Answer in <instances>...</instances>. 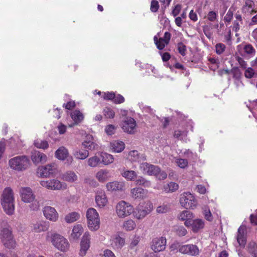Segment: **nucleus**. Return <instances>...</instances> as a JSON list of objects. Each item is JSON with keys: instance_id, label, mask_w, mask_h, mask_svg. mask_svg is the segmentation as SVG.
Segmentation results:
<instances>
[{"instance_id": "nucleus-16", "label": "nucleus", "mask_w": 257, "mask_h": 257, "mask_svg": "<svg viewBox=\"0 0 257 257\" xmlns=\"http://www.w3.org/2000/svg\"><path fill=\"white\" fill-rule=\"evenodd\" d=\"M20 195L22 201L30 203L34 201L36 196L32 189L29 187H23L20 190Z\"/></svg>"}, {"instance_id": "nucleus-6", "label": "nucleus", "mask_w": 257, "mask_h": 257, "mask_svg": "<svg viewBox=\"0 0 257 257\" xmlns=\"http://www.w3.org/2000/svg\"><path fill=\"white\" fill-rule=\"evenodd\" d=\"M40 184L43 187L52 191L65 190L68 188L66 183L56 178L41 180L40 182Z\"/></svg>"}, {"instance_id": "nucleus-3", "label": "nucleus", "mask_w": 257, "mask_h": 257, "mask_svg": "<svg viewBox=\"0 0 257 257\" xmlns=\"http://www.w3.org/2000/svg\"><path fill=\"white\" fill-rule=\"evenodd\" d=\"M8 164L12 170L21 172L26 170L30 167L31 163L28 156L22 155L10 159Z\"/></svg>"}, {"instance_id": "nucleus-8", "label": "nucleus", "mask_w": 257, "mask_h": 257, "mask_svg": "<svg viewBox=\"0 0 257 257\" xmlns=\"http://www.w3.org/2000/svg\"><path fill=\"white\" fill-rule=\"evenodd\" d=\"M153 209V204L151 202H144L140 204L134 212V216L138 220H142L149 214Z\"/></svg>"}, {"instance_id": "nucleus-55", "label": "nucleus", "mask_w": 257, "mask_h": 257, "mask_svg": "<svg viewBox=\"0 0 257 257\" xmlns=\"http://www.w3.org/2000/svg\"><path fill=\"white\" fill-rule=\"evenodd\" d=\"M176 232L178 236H184L187 233V230L184 227L179 226L176 228Z\"/></svg>"}, {"instance_id": "nucleus-7", "label": "nucleus", "mask_w": 257, "mask_h": 257, "mask_svg": "<svg viewBox=\"0 0 257 257\" xmlns=\"http://www.w3.org/2000/svg\"><path fill=\"white\" fill-rule=\"evenodd\" d=\"M134 212V207L124 201L118 202L115 206V213L119 218H124Z\"/></svg>"}, {"instance_id": "nucleus-12", "label": "nucleus", "mask_w": 257, "mask_h": 257, "mask_svg": "<svg viewBox=\"0 0 257 257\" xmlns=\"http://www.w3.org/2000/svg\"><path fill=\"white\" fill-rule=\"evenodd\" d=\"M178 251L182 254L193 256L198 255L200 252L199 247L193 244L179 245Z\"/></svg>"}, {"instance_id": "nucleus-64", "label": "nucleus", "mask_w": 257, "mask_h": 257, "mask_svg": "<svg viewBox=\"0 0 257 257\" xmlns=\"http://www.w3.org/2000/svg\"><path fill=\"white\" fill-rule=\"evenodd\" d=\"M233 18V12L231 10H229L224 18V21L225 22H230Z\"/></svg>"}, {"instance_id": "nucleus-37", "label": "nucleus", "mask_w": 257, "mask_h": 257, "mask_svg": "<svg viewBox=\"0 0 257 257\" xmlns=\"http://www.w3.org/2000/svg\"><path fill=\"white\" fill-rule=\"evenodd\" d=\"M47 229V224L44 221H39L33 224L32 230L35 232L40 233L45 231Z\"/></svg>"}, {"instance_id": "nucleus-51", "label": "nucleus", "mask_w": 257, "mask_h": 257, "mask_svg": "<svg viewBox=\"0 0 257 257\" xmlns=\"http://www.w3.org/2000/svg\"><path fill=\"white\" fill-rule=\"evenodd\" d=\"M116 126L113 124H108L105 126L104 132L108 136H111L114 134Z\"/></svg>"}, {"instance_id": "nucleus-1", "label": "nucleus", "mask_w": 257, "mask_h": 257, "mask_svg": "<svg viewBox=\"0 0 257 257\" xmlns=\"http://www.w3.org/2000/svg\"><path fill=\"white\" fill-rule=\"evenodd\" d=\"M46 239L47 241L52 243L53 246L58 250L66 252L70 248V243L67 238L63 235L54 232L47 233Z\"/></svg>"}, {"instance_id": "nucleus-61", "label": "nucleus", "mask_w": 257, "mask_h": 257, "mask_svg": "<svg viewBox=\"0 0 257 257\" xmlns=\"http://www.w3.org/2000/svg\"><path fill=\"white\" fill-rule=\"evenodd\" d=\"M231 72L232 73L233 78H234L235 79L240 78L241 72L238 68L234 67L232 68Z\"/></svg>"}, {"instance_id": "nucleus-11", "label": "nucleus", "mask_w": 257, "mask_h": 257, "mask_svg": "<svg viewBox=\"0 0 257 257\" xmlns=\"http://www.w3.org/2000/svg\"><path fill=\"white\" fill-rule=\"evenodd\" d=\"M121 127L124 132L129 134H134L137 132V122L134 118L127 117L122 120Z\"/></svg>"}, {"instance_id": "nucleus-22", "label": "nucleus", "mask_w": 257, "mask_h": 257, "mask_svg": "<svg viewBox=\"0 0 257 257\" xmlns=\"http://www.w3.org/2000/svg\"><path fill=\"white\" fill-rule=\"evenodd\" d=\"M111 177V173L107 169H99L95 174V179L101 183H104Z\"/></svg>"}, {"instance_id": "nucleus-56", "label": "nucleus", "mask_w": 257, "mask_h": 257, "mask_svg": "<svg viewBox=\"0 0 257 257\" xmlns=\"http://www.w3.org/2000/svg\"><path fill=\"white\" fill-rule=\"evenodd\" d=\"M159 8L158 2L156 0H152L151 3L150 10L153 13L158 11Z\"/></svg>"}, {"instance_id": "nucleus-17", "label": "nucleus", "mask_w": 257, "mask_h": 257, "mask_svg": "<svg viewBox=\"0 0 257 257\" xmlns=\"http://www.w3.org/2000/svg\"><path fill=\"white\" fill-rule=\"evenodd\" d=\"M43 213L45 217L52 222H56L59 218V214L55 208L47 206L43 208Z\"/></svg>"}, {"instance_id": "nucleus-47", "label": "nucleus", "mask_w": 257, "mask_h": 257, "mask_svg": "<svg viewBox=\"0 0 257 257\" xmlns=\"http://www.w3.org/2000/svg\"><path fill=\"white\" fill-rule=\"evenodd\" d=\"M135 181L136 185L143 186L145 187H149L151 185L150 181L146 180L142 176L139 177Z\"/></svg>"}, {"instance_id": "nucleus-50", "label": "nucleus", "mask_w": 257, "mask_h": 257, "mask_svg": "<svg viewBox=\"0 0 257 257\" xmlns=\"http://www.w3.org/2000/svg\"><path fill=\"white\" fill-rule=\"evenodd\" d=\"M103 112L104 116L107 118H113L115 115L114 110L110 107L104 108Z\"/></svg>"}, {"instance_id": "nucleus-58", "label": "nucleus", "mask_w": 257, "mask_h": 257, "mask_svg": "<svg viewBox=\"0 0 257 257\" xmlns=\"http://www.w3.org/2000/svg\"><path fill=\"white\" fill-rule=\"evenodd\" d=\"M216 52L218 54H222L225 49V46L222 43L217 44L215 46Z\"/></svg>"}, {"instance_id": "nucleus-9", "label": "nucleus", "mask_w": 257, "mask_h": 257, "mask_svg": "<svg viewBox=\"0 0 257 257\" xmlns=\"http://www.w3.org/2000/svg\"><path fill=\"white\" fill-rule=\"evenodd\" d=\"M1 239L3 244L8 248H13L16 246L12 230L9 228H3L1 232Z\"/></svg>"}, {"instance_id": "nucleus-62", "label": "nucleus", "mask_w": 257, "mask_h": 257, "mask_svg": "<svg viewBox=\"0 0 257 257\" xmlns=\"http://www.w3.org/2000/svg\"><path fill=\"white\" fill-rule=\"evenodd\" d=\"M217 14L214 11H210L207 15V19L209 21L214 22L217 18Z\"/></svg>"}, {"instance_id": "nucleus-43", "label": "nucleus", "mask_w": 257, "mask_h": 257, "mask_svg": "<svg viewBox=\"0 0 257 257\" xmlns=\"http://www.w3.org/2000/svg\"><path fill=\"white\" fill-rule=\"evenodd\" d=\"M254 3L252 0H246L242 10L245 13H252L254 11Z\"/></svg>"}, {"instance_id": "nucleus-31", "label": "nucleus", "mask_w": 257, "mask_h": 257, "mask_svg": "<svg viewBox=\"0 0 257 257\" xmlns=\"http://www.w3.org/2000/svg\"><path fill=\"white\" fill-rule=\"evenodd\" d=\"M72 155L76 159L84 160L89 156V153L87 150L76 148L73 149Z\"/></svg>"}, {"instance_id": "nucleus-52", "label": "nucleus", "mask_w": 257, "mask_h": 257, "mask_svg": "<svg viewBox=\"0 0 257 257\" xmlns=\"http://www.w3.org/2000/svg\"><path fill=\"white\" fill-rule=\"evenodd\" d=\"M244 76L247 78H253L255 75V73L254 70L251 67H246V68H244Z\"/></svg>"}, {"instance_id": "nucleus-33", "label": "nucleus", "mask_w": 257, "mask_h": 257, "mask_svg": "<svg viewBox=\"0 0 257 257\" xmlns=\"http://www.w3.org/2000/svg\"><path fill=\"white\" fill-rule=\"evenodd\" d=\"M189 227L194 232H198L200 229H202L204 226V222L202 219H192L190 221Z\"/></svg>"}, {"instance_id": "nucleus-29", "label": "nucleus", "mask_w": 257, "mask_h": 257, "mask_svg": "<svg viewBox=\"0 0 257 257\" xmlns=\"http://www.w3.org/2000/svg\"><path fill=\"white\" fill-rule=\"evenodd\" d=\"M71 117L74 122L69 125L70 127H73L75 125H77L81 123L84 119V116L82 112L79 110L76 109L71 112Z\"/></svg>"}, {"instance_id": "nucleus-46", "label": "nucleus", "mask_w": 257, "mask_h": 257, "mask_svg": "<svg viewBox=\"0 0 257 257\" xmlns=\"http://www.w3.org/2000/svg\"><path fill=\"white\" fill-rule=\"evenodd\" d=\"M247 247L248 252L252 257H257V244L255 242H249Z\"/></svg>"}, {"instance_id": "nucleus-24", "label": "nucleus", "mask_w": 257, "mask_h": 257, "mask_svg": "<svg viewBox=\"0 0 257 257\" xmlns=\"http://www.w3.org/2000/svg\"><path fill=\"white\" fill-rule=\"evenodd\" d=\"M31 160L34 164L45 163L47 161V156L44 153L35 150L31 153Z\"/></svg>"}, {"instance_id": "nucleus-34", "label": "nucleus", "mask_w": 257, "mask_h": 257, "mask_svg": "<svg viewBox=\"0 0 257 257\" xmlns=\"http://www.w3.org/2000/svg\"><path fill=\"white\" fill-rule=\"evenodd\" d=\"M101 163L105 166H108L112 164L114 161V158L113 155L106 152H100L99 153Z\"/></svg>"}, {"instance_id": "nucleus-13", "label": "nucleus", "mask_w": 257, "mask_h": 257, "mask_svg": "<svg viewBox=\"0 0 257 257\" xmlns=\"http://www.w3.org/2000/svg\"><path fill=\"white\" fill-rule=\"evenodd\" d=\"M91 236L89 232L86 231L83 234L80 242L79 255L81 257L85 256L90 247Z\"/></svg>"}, {"instance_id": "nucleus-59", "label": "nucleus", "mask_w": 257, "mask_h": 257, "mask_svg": "<svg viewBox=\"0 0 257 257\" xmlns=\"http://www.w3.org/2000/svg\"><path fill=\"white\" fill-rule=\"evenodd\" d=\"M235 60L238 62L239 65L242 68H246V67L247 66L246 62H245L243 58L241 57L238 56H235Z\"/></svg>"}, {"instance_id": "nucleus-21", "label": "nucleus", "mask_w": 257, "mask_h": 257, "mask_svg": "<svg viewBox=\"0 0 257 257\" xmlns=\"http://www.w3.org/2000/svg\"><path fill=\"white\" fill-rule=\"evenodd\" d=\"M140 170L145 174L153 175L156 174L159 171V167L147 162L141 163L139 166Z\"/></svg>"}, {"instance_id": "nucleus-2", "label": "nucleus", "mask_w": 257, "mask_h": 257, "mask_svg": "<svg viewBox=\"0 0 257 257\" xmlns=\"http://www.w3.org/2000/svg\"><path fill=\"white\" fill-rule=\"evenodd\" d=\"M1 204L4 211L8 215H12L15 211V197L13 189L7 187L3 190L1 196Z\"/></svg>"}, {"instance_id": "nucleus-41", "label": "nucleus", "mask_w": 257, "mask_h": 257, "mask_svg": "<svg viewBox=\"0 0 257 257\" xmlns=\"http://www.w3.org/2000/svg\"><path fill=\"white\" fill-rule=\"evenodd\" d=\"M179 188L178 185L173 182H171L163 187V191L166 193H172L177 191Z\"/></svg>"}, {"instance_id": "nucleus-36", "label": "nucleus", "mask_w": 257, "mask_h": 257, "mask_svg": "<svg viewBox=\"0 0 257 257\" xmlns=\"http://www.w3.org/2000/svg\"><path fill=\"white\" fill-rule=\"evenodd\" d=\"M62 179L67 182L74 183L78 180V176L74 171H68L63 174Z\"/></svg>"}, {"instance_id": "nucleus-53", "label": "nucleus", "mask_w": 257, "mask_h": 257, "mask_svg": "<svg viewBox=\"0 0 257 257\" xmlns=\"http://www.w3.org/2000/svg\"><path fill=\"white\" fill-rule=\"evenodd\" d=\"M170 207L168 205L163 204L158 206L156 209V211L158 213H165L170 210Z\"/></svg>"}, {"instance_id": "nucleus-19", "label": "nucleus", "mask_w": 257, "mask_h": 257, "mask_svg": "<svg viewBox=\"0 0 257 257\" xmlns=\"http://www.w3.org/2000/svg\"><path fill=\"white\" fill-rule=\"evenodd\" d=\"M109 242L114 250H119L124 245L125 239L118 234H114L111 236Z\"/></svg>"}, {"instance_id": "nucleus-63", "label": "nucleus", "mask_w": 257, "mask_h": 257, "mask_svg": "<svg viewBox=\"0 0 257 257\" xmlns=\"http://www.w3.org/2000/svg\"><path fill=\"white\" fill-rule=\"evenodd\" d=\"M57 130L60 135H63L66 133L67 130V126L66 125L61 123L57 126Z\"/></svg>"}, {"instance_id": "nucleus-48", "label": "nucleus", "mask_w": 257, "mask_h": 257, "mask_svg": "<svg viewBox=\"0 0 257 257\" xmlns=\"http://www.w3.org/2000/svg\"><path fill=\"white\" fill-rule=\"evenodd\" d=\"M187 135L186 131L177 130L175 132L174 136L175 138L186 142L187 141Z\"/></svg>"}, {"instance_id": "nucleus-60", "label": "nucleus", "mask_w": 257, "mask_h": 257, "mask_svg": "<svg viewBox=\"0 0 257 257\" xmlns=\"http://www.w3.org/2000/svg\"><path fill=\"white\" fill-rule=\"evenodd\" d=\"M31 204L30 205V208L31 210L34 211L39 210L40 208V203L38 201L35 199L34 201L31 202Z\"/></svg>"}, {"instance_id": "nucleus-10", "label": "nucleus", "mask_w": 257, "mask_h": 257, "mask_svg": "<svg viewBox=\"0 0 257 257\" xmlns=\"http://www.w3.org/2000/svg\"><path fill=\"white\" fill-rule=\"evenodd\" d=\"M57 171L56 165L54 163L40 166L37 169L38 176L41 178H48Z\"/></svg>"}, {"instance_id": "nucleus-45", "label": "nucleus", "mask_w": 257, "mask_h": 257, "mask_svg": "<svg viewBox=\"0 0 257 257\" xmlns=\"http://www.w3.org/2000/svg\"><path fill=\"white\" fill-rule=\"evenodd\" d=\"M34 146L40 149L45 150L49 147V143L46 140L37 139L34 141Z\"/></svg>"}, {"instance_id": "nucleus-49", "label": "nucleus", "mask_w": 257, "mask_h": 257, "mask_svg": "<svg viewBox=\"0 0 257 257\" xmlns=\"http://www.w3.org/2000/svg\"><path fill=\"white\" fill-rule=\"evenodd\" d=\"M175 163L181 169H185L187 168L188 164L187 160L179 158H176L175 159Z\"/></svg>"}, {"instance_id": "nucleus-23", "label": "nucleus", "mask_w": 257, "mask_h": 257, "mask_svg": "<svg viewBox=\"0 0 257 257\" xmlns=\"http://www.w3.org/2000/svg\"><path fill=\"white\" fill-rule=\"evenodd\" d=\"M171 38V35L170 33L166 32L164 34L163 37L160 38L158 39L157 36H155L154 38V42L157 46L158 49L159 50H162L164 47L169 43Z\"/></svg>"}, {"instance_id": "nucleus-20", "label": "nucleus", "mask_w": 257, "mask_h": 257, "mask_svg": "<svg viewBox=\"0 0 257 257\" xmlns=\"http://www.w3.org/2000/svg\"><path fill=\"white\" fill-rule=\"evenodd\" d=\"M236 239L239 246L244 247L246 242V227L245 225H241L238 228Z\"/></svg>"}, {"instance_id": "nucleus-27", "label": "nucleus", "mask_w": 257, "mask_h": 257, "mask_svg": "<svg viewBox=\"0 0 257 257\" xmlns=\"http://www.w3.org/2000/svg\"><path fill=\"white\" fill-rule=\"evenodd\" d=\"M106 188L109 191H122L125 188V182L117 181L110 182L106 184Z\"/></svg>"}, {"instance_id": "nucleus-54", "label": "nucleus", "mask_w": 257, "mask_h": 257, "mask_svg": "<svg viewBox=\"0 0 257 257\" xmlns=\"http://www.w3.org/2000/svg\"><path fill=\"white\" fill-rule=\"evenodd\" d=\"M203 211L205 218L208 221H212L213 217L210 210L207 207H205L203 209Z\"/></svg>"}, {"instance_id": "nucleus-30", "label": "nucleus", "mask_w": 257, "mask_h": 257, "mask_svg": "<svg viewBox=\"0 0 257 257\" xmlns=\"http://www.w3.org/2000/svg\"><path fill=\"white\" fill-rule=\"evenodd\" d=\"M127 160L131 162H141L146 160V157L143 155H140L136 150H132L128 153Z\"/></svg>"}, {"instance_id": "nucleus-14", "label": "nucleus", "mask_w": 257, "mask_h": 257, "mask_svg": "<svg viewBox=\"0 0 257 257\" xmlns=\"http://www.w3.org/2000/svg\"><path fill=\"white\" fill-rule=\"evenodd\" d=\"M167 240L165 237L161 236L155 237L151 243V248L155 253L165 250L166 247Z\"/></svg>"}, {"instance_id": "nucleus-28", "label": "nucleus", "mask_w": 257, "mask_h": 257, "mask_svg": "<svg viewBox=\"0 0 257 257\" xmlns=\"http://www.w3.org/2000/svg\"><path fill=\"white\" fill-rule=\"evenodd\" d=\"M193 217V214L188 210H184L178 215V219L184 221V225L187 227H189L190 222Z\"/></svg>"}, {"instance_id": "nucleus-42", "label": "nucleus", "mask_w": 257, "mask_h": 257, "mask_svg": "<svg viewBox=\"0 0 257 257\" xmlns=\"http://www.w3.org/2000/svg\"><path fill=\"white\" fill-rule=\"evenodd\" d=\"M93 137L91 135H87L86 140L82 143V146L88 150H91L94 148V143L92 141Z\"/></svg>"}, {"instance_id": "nucleus-25", "label": "nucleus", "mask_w": 257, "mask_h": 257, "mask_svg": "<svg viewBox=\"0 0 257 257\" xmlns=\"http://www.w3.org/2000/svg\"><path fill=\"white\" fill-rule=\"evenodd\" d=\"M125 144L119 140H113L109 143V150L113 153H119L125 149Z\"/></svg>"}, {"instance_id": "nucleus-32", "label": "nucleus", "mask_w": 257, "mask_h": 257, "mask_svg": "<svg viewBox=\"0 0 257 257\" xmlns=\"http://www.w3.org/2000/svg\"><path fill=\"white\" fill-rule=\"evenodd\" d=\"M237 48L238 51L242 49L244 52V55L248 56L249 57H252L255 54L256 51L255 49L250 44L239 45L237 46Z\"/></svg>"}, {"instance_id": "nucleus-18", "label": "nucleus", "mask_w": 257, "mask_h": 257, "mask_svg": "<svg viewBox=\"0 0 257 257\" xmlns=\"http://www.w3.org/2000/svg\"><path fill=\"white\" fill-rule=\"evenodd\" d=\"M95 201L97 206L99 208H103L108 204L105 192L102 190H97L95 192Z\"/></svg>"}, {"instance_id": "nucleus-4", "label": "nucleus", "mask_w": 257, "mask_h": 257, "mask_svg": "<svg viewBox=\"0 0 257 257\" xmlns=\"http://www.w3.org/2000/svg\"><path fill=\"white\" fill-rule=\"evenodd\" d=\"M87 227L91 231H96L100 226V218L97 211L94 208H89L86 211Z\"/></svg>"}, {"instance_id": "nucleus-15", "label": "nucleus", "mask_w": 257, "mask_h": 257, "mask_svg": "<svg viewBox=\"0 0 257 257\" xmlns=\"http://www.w3.org/2000/svg\"><path fill=\"white\" fill-rule=\"evenodd\" d=\"M55 157L56 159L60 161L66 160L69 164L73 161V159L71 156H70L68 149L64 147H59L55 152Z\"/></svg>"}, {"instance_id": "nucleus-5", "label": "nucleus", "mask_w": 257, "mask_h": 257, "mask_svg": "<svg viewBox=\"0 0 257 257\" xmlns=\"http://www.w3.org/2000/svg\"><path fill=\"white\" fill-rule=\"evenodd\" d=\"M179 202L181 206L187 209H194L198 202L194 194L190 192H184L180 195Z\"/></svg>"}, {"instance_id": "nucleus-26", "label": "nucleus", "mask_w": 257, "mask_h": 257, "mask_svg": "<svg viewBox=\"0 0 257 257\" xmlns=\"http://www.w3.org/2000/svg\"><path fill=\"white\" fill-rule=\"evenodd\" d=\"M131 195L135 199H144L147 197L148 191L141 187H135L131 189Z\"/></svg>"}, {"instance_id": "nucleus-35", "label": "nucleus", "mask_w": 257, "mask_h": 257, "mask_svg": "<svg viewBox=\"0 0 257 257\" xmlns=\"http://www.w3.org/2000/svg\"><path fill=\"white\" fill-rule=\"evenodd\" d=\"M121 175L127 181H135L138 177V174L136 171L125 168L122 170Z\"/></svg>"}, {"instance_id": "nucleus-40", "label": "nucleus", "mask_w": 257, "mask_h": 257, "mask_svg": "<svg viewBox=\"0 0 257 257\" xmlns=\"http://www.w3.org/2000/svg\"><path fill=\"white\" fill-rule=\"evenodd\" d=\"M80 218V214L76 212H72L67 214L65 217V220L66 222L71 223L74 222Z\"/></svg>"}, {"instance_id": "nucleus-44", "label": "nucleus", "mask_w": 257, "mask_h": 257, "mask_svg": "<svg viewBox=\"0 0 257 257\" xmlns=\"http://www.w3.org/2000/svg\"><path fill=\"white\" fill-rule=\"evenodd\" d=\"M100 163V158L96 155L89 158L87 160L88 165L92 168L97 167Z\"/></svg>"}, {"instance_id": "nucleus-38", "label": "nucleus", "mask_w": 257, "mask_h": 257, "mask_svg": "<svg viewBox=\"0 0 257 257\" xmlns=\"http://www.w3.org/2000/svg\"><path fill=\"white\" fill-rule=\"evenodd\" d=\"M83 232V228L82 225L76 224L74 226L70 236L73 239H77L81 235Z\"/></svg>"}, {"instance_id": "nucleus-39", "label": "nucleus", "mask_w": 257, "mask_h": 257, "mask_svg": "<svg viewBox=\"0 0 257 257\" xmlns=\"http://www.w3.org/2000/svg\"><path fill=\"white\" fill-rule=\"evenodd\" d=\"M136 227L135 221L132 219L125 220L122 224V228L127 231H131L134 230Z\"/></svg>"}, {"instance_id": "nucleus-57", "label": "nucleus", "mask_w": 257, "mask_h": 257, "mask_svg": "<svg viewBox=\"0 0 257 257\" xmlns=\"http://www.w3.org/2000/svg\"><path fill=\"white\" fill-rule=\"evenodd\" d=\"M153 175L155 176L159 180H164L167 176L166 173L165 171H161L159 168L156 174H153Z\"/></svg>"}]
</instances>
